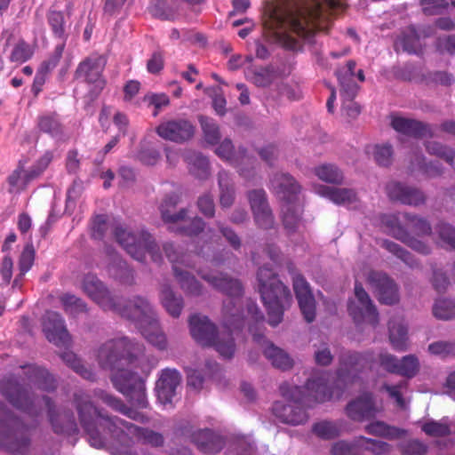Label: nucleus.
<instances>
[{
	"label": "nucleus",
	"instance_id": "nucleus-63",
	"mask_svg": "<svg viewBox=\"0 0 455 455\" xmlns=\"http://www.w3.org/2000/svg\"><path fill=\"white\" fill-rule=\"evenodd\" d=\"M359 443H363L362 451H369L374 455H386L391 451V446L385 442L360 436Z\"/></svg>",
	"mask_w": 455,
	"mask_h": 455
},
{
	"label": "nucleus",
	"instance_id": "nucleus-58",
	"mask_svg": "<svg viewBox=\"0 0 455 455\" xmlns=\"http://www.w3.org/2000/svg\"><path fill=\"white\" fill-rule=\"evenodd\" d=\"M363 443H359L358 438L353 442L338 441L331 445V455H363Z\"/></svg>",
	"mask_w": 455,
	"mask_h": 455
},
{
	"label": "nucleus",
	"instance_id": "nucleus-23",
	"mask_svg": "<svg viewBox=\"0 0 455 455\" xmlns=\"http://www.w3.org/2000/svg\"><path fill=\"white\" fill-rule=\"evenodd\" d=\"M293 290L296 294L300 310L307 323L315 318V301L308 283L301 275H295L292 278Z\"/></svg>",
	"mask_w": 455,
	"mask_h": 455
},
{
	"label": "nucleus",
	"instance_id": "nucleus-38",
	"mask_svg": "<svg viewBox=\"0 0 455 455\" xmlns=\"http://www.w3.org/2000/svg\"><path fill=\"white\" fill-rule=\"evenodd\" d=\"M218 185L220 190V204L222 208H229L235 198V183L231 175L222 170L218 173Z\"/></svg>",
	"mask_w": 455,
	"mask_h": 455
},
{
	"label": "nucleus",
	"instance_id": "nucleus-45",
	"mask_svg": "<svg viewBox=\"0 0 455 455\" xmlns=\"http://www.w3.org/2000/svg\"><path fill=\"white\" fill-rule=\"evenodd\" d=\"M314 174L322 181L332 184H341L344 174L338 166L332 164H323L314 168Z\"/></svg>",
	"mask_w": 455,
	"mask_h": 455
},
{
	"label": "nucleus",
	"instance_id": "nucleus-31",
	"mask_svg": "<svg viewBox=\"0 0 455 455\" xmlns=\"http://www.w3.org/2000/svg\"><path fill=\"white\" fill-rule=\"evenodd\" d=\"M29 444L28 437L23 433L13 431L4 422H0V447L11 452H24Z\"/></svg>",
	"mask_w": 455,
	"mask_h": 455
},
{
	"label": "nucleus",
	"instance_id": "nucleus-13",
	"mask_svg": "<svg viewBox=\"0 0 455 455\" xmlns=\"http://www.w3.org/2000/svg\"><path fill=\"white\" fill-rule=\"evenodd\" d=\"M84 292L104 310L116 308V296L94 275H84L82 281Z\"/></svg>",
	"mask_w": 455,
	"mask_h": 455
},
{
	"label": "nucleus",
	"instance_id": "nucleus-30",
	"mask_svg": "<svg viewBox=\"0 0 455 455\" xmlns=\"http://www.w3.org/2000/svg\"><path fill=\"white\" fill-rule=\"evenodd\" d=\"M180 199V194L172 192L166 195L160 204L159 210L161 218L163 221L169 226L179 224L186 220L188 215L187 209L182 208L178 212H174V209L179 204Z\"/></svg>",
	"mask_w": 455,
	"mask_h": 455
},
{
	"label": "nucleus",
	"instance_id": "nucleus-15",
	"mask_svg": "<svg viewBox=\"0 0 455 455\" xmlns=\"http://www.w3.org/2000/svg\"><path fill=\"white\" fill-rule=\"evenodd\" d=\"M356 62L353 60H349L344 66L339 67L335 75L340 86V96L347 100L354 99L358 92L359 86L355 83V77L360 82L365 80L363 69H358L355 72Z\"/></svg>",
	"mask_w": 455,
	"mask_h": 455
},
{
	"label": "nucleus",
	"instance_id": "nucleus-37",
	"mask_svg": "<svg viewBox=\"0 0 455 455\" xmlns=\"http://www.w3.org/2000/svg\"><path fill=\"white\" fill-rule=\"evenodd\" d=\"M301 206L296 201L285 202L282 205V219L289 233L299 230L301 226Z\"/></svg>",
	"mask_w": 455,
	"mask_h": 455
},
{
	"label": "nucleus",
	"instance_id": "nucleus-21",
	"mask_svg": "<svg viewBox=\"0 0 455 455\" xmlns=\"http://www.w3.org/2000/svg\"><path fill=\"white\" fill-rule=\"evenodd\" d=\"M269 188L283 203L296 201L301 187L289 173L277 172L270 179Z\"/></svg>",
	"mask_w": 455,
	"mask_h": 455
},
{
	"label": "nucleus",
	"instance_id": "nucleus-36",
	"mask_svg": "<svg viewBox=\"0 0 455 455\" xmlns=\"http://www.w3.org/2000/svg\"><path fill=\"white\" fill-rule=\"evenodd\" d=\"M264 355L271 362L272 365L282 371H287L292 368L293 360L282 348L275 347L273 343L263 339Z\"/></svg>",
	"mask_w": 455,
	"mask_h": 455
},
{
	"label": "nucleus",
	"instance_id": "nucleus-6",
	"mask_svg": "<svg viewBox=\"0 0 455 455\" xmlns=\"http://www.w3.org/2000/svg\"><path fill=\"white\" fill-rule=\"evenodd\" d=\"M1 391L9 402L15 407L34 413L32 407L44 403L48 410V414L52 426L56 433L73 434L77 430L76 423L73 414L69 412H55L52 406L50 399L43 396L42 399H31L27 392L23 389L15 379H4L1 382Z\"/></svg>",
	"mask_w": 455,
	"mask_h": 455
},
{
	"label": "nucleus",
	"instance_id": "nucleus-40",
	"mask_svg": "<svg viewBox=\"0 0 455 455\" xmlns=\"http://www.w3.org/2000/svg\"><path fill=\"white\" fill-rule=\"evenodd\" d=\"M94 395L100 399L104 403H106L112 409L120 411L121 413L128 416L129 418L141 422L145 421L143 415L133 410L127 408L120 399L113 396L112 395L107 393L106 391L102 389H96L94 391Z\"/></svg>",
	"mask_w": 455,
	"mask_h": 455
},
{
	"label": "nucleus",
	"instance_id": "nucleus-61",
	"mask_svg": "<svg viewBox=\"0 0 455 455\" xmlns=\"http://www.w3.org/2000/svg\"><path fill=\"white\" fill-rule=\"evenodd\" d=\"M427 151L436 156L444 159L448 164L455 169V151L443 147L442 144L436 141H428L426 145Z\"/></svg>",
	"mask_w": 455,
	"mask_h": 455
},
{
	"label": "nucleus",
	"instance_id": "nucleus-47",
	"mask_svg": "<svg viewBox=\"0 0 455 455\" xmlns=\"http://www.w3.org/2000/svg\"><path fill=\"white\" fill-rule=\"evenodd\" d=\"M245 77L257 87H267L274 82L275 74L272 69L260 67L247 69Z\"/></svg>",
	"mask_w": 455,
	"mask_h": 455
},
{
	"label": "nucleus",
	"instance_id": "nucleus-48",
	"mask_svg": "<svg viewBox=\"0 0 455 455\" xmlns=\"http://www.w3.org/2000/svg\"><path fill=\"white\" fill-rule=\"evenodd\" d=\"M366 432L370 435H379L389 439L399 438L405 435L401 428L390 427L382 421H375L366 426Z\"/></svg>",
	"mask_w": 455,
	"mask_h": 455
},
{
	"label": "nucleus",
	"instance_id": "nucleus-56",
	"mask_svg": "<svg viewBox=\"0 0 455 455\" xmlns=\"http://www.w3.org/2000/svg\"><path fill=\"white\" fill-rule=\"evenodd\" d=\"M30 378L43 390L51 391L56 387L55 379L44 368L34 367Z\"/></svg>",
	"mask_w": 455,
	"mask_h": 455
},
{
	"label": "nucleus",
	"instance_id": "nucleus-53",
	"mask_svg": "<svg viewBox=\"0 0 455 455\" xmlns=\"http://www.w3.org/2000/svg\"><path fill=\"white\" fill-rule=\"evenodd\" d=\"M438 243L446 250L455 251V228L448 223H440L435 228Z\"/></svg>",
	"mask_w": 455,
	"mask_h": 455
},
{
	"label": "nucleus",
	"instance_id": "nucleus-4",
	"mask_svg": "<svg viewBox=\"0 0 455 455\" xmlns=\"http://www.w3.org/2000/svg\"><path fill=\"white\" fill-rule=\"evenodd\" d=\"M280 393L293 404L277 401L272 406V413L280 422L291 426H299L308 421L307 412L299 404L311 407L314 403H323L333 395L325 374L308 379L303 387L283 383Z\"/></svg>",
	"mask_w": 455,
	"mask_h": 455
},
{
	"label": "nucleus",
	"instance_id": "nucleus-27",
	"mask_svg": "<svg viewBox=\"0 0 455 455\" xmlns=\"http://www.w3.org/2000/svg\"><path fill=\"white\" fill-rule=\"evenodd\" d=\"M318 194L338 205L353 209H357L360 206L357 193L352 188L320 186Z\"/></svg>",
	"mask_w": 455,
	"mask_h": 455
},
{
	"label": "nucleus",
	"instance_id": "nucleus-62",
	"mask_svg": "<svg viewBox=\"0 0 455 455\" xmlns=\"http://www.w3.org/2000/svg\"><path fill=\"white\" fill-rule=\"evenodd\" d=\"M403 218L406 220L408 228L418 235H427L431 234V226L426 220L408 213H404Z\"/></svg>",
	"mask_w": 455,
	"mask_h": 455
},
{
	"label": "nucleus",
	"instance_id": "nucleus-39",
	"mask_svg": "<svg viewBox=\"0 0 455 455\" xmlns=\"http://www.w3.org/2000/svg\"><path fill=\"white\" fill-rule=\"evenodd\" d=\"M38 129L56 139L65 137V130L59 116L56 113H47L38 116Z\"/></svg>",
	"mask_w": 455,
	"mask_h": 455
},
{
	"label": "nucleus",
	"instance_id": "nucleus-7",
	"mask_svg": "<svg viewBox=\"0 0 455 455\" xmlns=\"http://www.w3.org/2000/svg\"><path fill=\"white\" fill-rule=\"evenodd\" d=\"M197 274L212 288L227 295L222 307L225 328L228 331L241 328L245 317L242 310L243 286L241 283L223 273L206 272L198 269Z\"/></svg>",
	"mask_w": 455,
	"mask_h": 455
},
{
	"label": "nucleus",
	"instance_id": "nucleus-14",
	"mask_svg": "<svg viewBox=\"0 0 455 455\" xmlns=\"http://www.w3.org/2000/svg\"><path fill=\"white\" fill-rule=\"evenodd\" d=\"M156 132L165 140L182 143L193 137L195 128L187 119H170L156 126Z\"/></svg>",
	"mask_w": 455,
	"mask_h": 455
},
{
	"label": "nucleus",
	"instance_id": "nucleus-41",
	"mask_svg": "<svg viewBox=\"0 0 455 455\" xmlns=\"http://www.w3.org/2000/svg\"><path fill=\"white\" fill-rule=\"evenodd\" d=\"M184 158L195 177L204 180L209 176V162L202 154L189 150L185 153Z\"/></svg>",
	"mask_w": 455,
	"mask_h": 455
},
{
	"label": "nucleus",
	"instance_id": "nucleus-18",
	"mask_svg": "<svg viewBox=\"0 0 455 455\" xmlns=\"http://www.w3.org/2000/svg\"><path fill=\"white\" fill-rule=\"evenodd\" d=\"M381 222L388 228V232L392 236L402 241L415 251L423 255H427L431 252V248L427 243L411 236L400 225L396 215H383L381 217Z\"/></svg>",
	"mask_w": 455,
	"mask_h": 455
},
{
	"label": "nucleus",
	"instance_id": "nucleus-22",
	"mask_svg": "<svg viewBox=\"0 0 455 455\" xmlns=\"http://www.w3.org/2000/svg\"><path fill=\"white\" fill-rule=\"evenodd\" d=\"M386 191L391 200L403 204L419 206L426 202V196L421 190L398 181L389 182L386 187Z\"/></svg>",
	"mask_w": 455,
	"mask_h": 455
},
{
	"label": "nucleus",
	"instance_id": "nucleus-11",
	"mask_svg": "<svg viewBox=\"0 0 455 455\" xmlns=\"http://www.w3.org/2000/svg\"><path fill=\"white\" fill-rule=\"evenodd\" d=\"M110 311L134 323L138 328L143 327L148 323H154L157 318L154 306L148 298L140 295L132 296L124 306H122L119 299L116 298V308Z\"/></svg>",
	"mask_w": 455,
	"mask_h": 455
},
{
	"label": "nucleus",
	"instance_id": "nucleus-34",
	"mask_svg": "<svg viewBox=\"0 0 455 455\" xmlns=\"http://www.w3.org/2000/svg\"><path fill=\"white\" fill-rule=\"evenodd\" d=\"M160 303L165 311L173 318H179L184 308V299L180 295L176 294L170 284L161 285Z\"/></svg>",
	"mask_w": 455,
	"mask_h": 455
},
{
	"label": "nucleus",
	"instance_id": "nucleus-42",
	"mask_svg": "<svg viewBox=\"0 0 455 455\" xmlns=\"http://www.w3.org/2000/svg\"><path fill=\"white\" fill-rule=\"evenodd\" d=\"M148 11L152 17L161 20L173 21L179 16L177 9L166 0H152Z\"/></svg>",
	"mask_w": 455,
	"mask_h": 455
},
{
	"label": "nucleus",
	"instance_id": "nucleus-51",
	"mask_svg": "<svg viewBox=\"0 0 455 455\" xmlns=\"http://www.w3.org/2000/svg\"><path fill=\"white\" fill-rule=\"evenodd\" d=\"M380 246L400 259L409 267H416L419 266L418 260L398 243L389 240H382L380 242Z\"/></svg>",
	"mask_w": 455,
	"mask_h": 455
},
{
	"label": "nucleus",
	"instance_id": "nucleus-9",
	"mask_svg": "<svg viewBox=\"0 0 455 455\" xmlns=\"http://www.w3.org/2000/svg\"><path fill=\"white\" fill-rule=\"evenodd\" d=\"M111 228L116 240L133 259L143 261L148 253L153 261L159 263L162 260L159 249L149 233L140 231L134 234L117 222L113 223Z\"/></svg>",
	"mask_w": 455,
	"mask_h": 455
},
{
	"label": "nucleus",
	"instance_id": "nucleus-54",
	"mask_svg": "<svg viewBox=\"0 0 455 455\" xmlns=\"http://www.w3.org/2000/svg\"><path fill=\"white\" fill-rule=\"evenodd\" d=\"M199 122L204 132V140L211 145H216L220 140V132L218 124L208 116H199Z\"/></svg>",
	"mask_w": 455,
	"mask_h": 455
},
{
	"label": "nucleus",
	"instance_id": "nucleus-8",
	"mask_svg": "<svg viewBox=\"0 0 455 455\" xmlns=\"http://www.w3.org/2000/svg\"><path fill=\"white\" fill-rule=\"evenodd\" d=\"M164 251L172 265L173 275L180 290L188 297H199L204 293L203 284L188 268H196V255L180 251L172 243H166Z\"/></svg>",
	"mask_w": 455,
	"mask_h": 455
},
{
	"label": "nucleus",
	"instance_id": "nucleus-3",
	"mask_svg": "<svg viewBox=\"0 0 455 455\" xmlns=\"http://www.w3.org/2000/svg\"><path fill=\"white\" fill-rule=\"evenodd\" d=\"M74 403L89 443L95 448L105 446L108 435L119 439L122 434L135 437L138 442L152 447H161L164 443L161 433L138 427L117 417L104 416L94 407L90 395L82 390L75 392Z\"/></svg>",
	"mask_w": 455,
	"mask_h": 455
},
{
	"label": "nucleus",
	"instance_id": "nucleus-26",
	"mask_svg": "<svg viewBox=\"0 0 455 455\" xmlns=\"http://www.w3.org/2000/svg\"><path fill=\"white\" fill-rule=\"evenodd\" d=\"M180 380L181 377L176 370L166 369L162 371L156 387L157 397L162 403H172Z\"/></svg>",
	"mask_w": 455,
	"mask_h": 455
},
{
	"label": "nucleus",
	"instance_id": "nucleus-2",
	"mask_svg": "<svg viewBox=\"0 0 455 455\" xmlns=\"http://www.w3.org/2000/svg\"><path fill=\"white\" fill-rule=\"evenodd\" d=\"M143 355V345L128 337L105 341L99 347L96 355L101 368L116 371L111 377L114 387L141 408L148 405L144 380L124 367L135 364Z\"/></svg>",
	"mask_w": 455,
	"mask_h": 455
},
{
	"label": "nucleus",
	"instance_id": "nucleus-25",
	"mask_svg": "<svg viewBox=\"0 0 455 455\" xmlns=\"http://www.w3.org/2000/svg\"><path fill=\"white\" fill-rule=\"evenodd\" d=\"M380 411L381 407L377 404L371 394L368 393L350 402L346 408L347 416L356 421L374 418Z\"/></svg>",
	"mask_w": 455,
	"mask_h": 455
},
{
	"label": "nucleus",
	"instance_id": "nucleus-60",
	"mask_svg": "<svg viewBox=\"0 0 455 455\" xmlns=\"http://www.w3.org/2000/svg\"><path fill=\"white\" fill-rule=\"evenodd\" d=\"M312 431L322 439H332L338 436L340 429L336 422L323 420L314 424Z\"/></svg>",
	"mask_w": 455,
	"mask_h": 455
},
{
	"label": "nucleus",
	"instance_id": "nucleus-1",
	"mask_svg": "<svg viewBox=\"0 0 455 455\" xmlns=\"http://www.w3.org/2000/svg\"><path fill=\"white\" fill-rule=\"evenodd\" d=\"M346 0L293 1L268 10L264 33L273 42L290 50L299 47V37L309 39L313 33L326 30L334 15L343 12Z\"/></svg>",
	"mask_w": 455,
	"mask_h": 455
},
{
	"label": "nucleus",
	"instance_id": "nucleus-50",
	"mask_svg": "<svg viewBox=\"0 0 455 455\" xmlns=\"http://www.w3.org/2000/svg\"><path fill=\"white\" fill-rule=\"evenodd\" d=\"M63 362L73 369L76 373L88 380H94L95 375L92 371L87 368L79 358L71 351H66L60 355Z\"/></svg>",
	"mask_w": 455,
	"mask_h": 455
},
{
	"label": "nucleus",
	"instance_id": "nucleus-59",
	"mask_svg": "<svg viewBox=\"0 0 455 455\" xmlns=\"http://www.w3.org/2000/svg\"><path fill=\"white\" fill-rule=\"evenodd\" d=\"M33 54V47L21 39L14 45L10 55V61L21 64L30 60Z\"/></svg>",
	"mask_w": 455,
	"mask_h": 455
},
{
	"label": "nucleus",
	"instance_id": "nucleus-17",
	"mask_svg": "<svg viewBox=\"0 0 455 455\" xmlns=\"http://www.w3.org/2000/svg\"><path fill=\"white\" fill-rule=\"evenodd\" d=\"M368 282L379 302L387 305H393L398 302V287L387 274L372 271L368 275Z\"/></svg>",
	"mask_w": 455,
	"mask_h": 455
},
{
	"label": "nucleus",
	"instance_id": "nucleus-16",
	"mask_svg": "<svg viewBox=\"0 0 455 455\" xmlns=\"http://www.w3.org/2000/svg\"><path fill=\"white\" fill-rule=\"evenodd\" d=\"M215 153L221 159L238 167L239 174L244 179L249 180L254 176L252 169L247 170L240 166L243 164H251V159L246 156L245 149L243 148L235 149L229 139H224L215 148Z\"/></svg>",
	"mask_w": 455,
	"mask_h": 455
},
{
	"label": "nucleus",
	"instance_id": "nucleus-52",
	"mask_svg": "<svg viewBox=\"0 0 455 455\" xmlns=\"http://www.w3.org/2000/svg\"><path fill=\"white\" fill-rule=\"evenodd\" d=\"M204 227V223L200 218L189 219L186 217L185 221L176 225L169 226V229L175 233H180L187 235H194L200 233Z\"/></svg>",
	"mask_w": 455,
	"mask_h": 455
},
{
	"label": "nucleus",
	"instance_id": "nucleus-19",
	"mask_svg": "<svg viewBox=\"0 0 455 455\" xmlns=\"http://www.w3.org/2000/svg\"><path fill=\"white\" fill-rule=\"evenodd\" d=\"M43 331L47 339L56 346H67L69 342V333L62 316L54 311H47L43 317Z\"/></svg>",
	"mask_w": 455,
	"mask_h": 455
},
{
	"label": "nucleus",
	"instance_id": "nucleus-10",
	"mask_svg": "<svg viewBox=\"0 0 455 455\" xmlns=\"http://www.w3.org/2000/svg\"><path fill=\"white\" fill-rule=\"evenodd\" d=\"M192 337L204 347L213 346L220 355L225 358H231L235 353V343L231 335L218 334L216 328L208 317L194 315L189 319Z\"/></svg>",
	"mask_w": 455,
	"mask_h": 455
},
{
	"label": "nucleus",
	"instance_id": "nucleus-64",
	"mask_svg": "<svg viewBox=\"0 0 455 455\" xmlns=\"http://www.w3.org/2000/svg\"><path fill=\"white\" fill-rule=\"evenodd\" d=\"M247 199L249 201L251 212L259 211L268 207L267 194L264 189L258 188L247 192Z\"/></svg>",
	"mask_w": 455,
	"mask_h": 455
},
{
	"label": "nucleus",
	"instance_id": "nucleus-20",
	"mask_svg": "<svg viewBox=\"0 0 455 455\" xmlns=\"http://www.w3.org/2000/svg\"><path fill=\"white\" fill-rule=\"evenodd\" d=\"M105 65L106 60L102 56L92 55L79 64L76 70V78L95 84L96 88L101 90L105 84L101 77Z\"/></svg>",
	"mask_w": 455,
	"mask_h": 455
},
{
	"label": "nucleus",
	"instance_id": "nucleus-29",
	"mask_svg": "<svg viewBox=\"0 0 455 455\" xmlns=\"http://www.w3.org/2000/svg\"><path fill=\"white\" fill-rule=\"evenodd\" d=\"M432 35V30L428 28L416 29L414 27L407 28L397 41V45L409 53L419 54L422 52V38Z\"/></svg>",
	"mask_w": 455,
	"mask_h": 455
},
{
	"label": "nucleus",
	"instance_id": "nucleus-24",
	"mask_svg": "<svg viewBox=\"0 0 455 455\" xmlns=\"http://www.w3.org/2000/svg\"><path fill=\"white\" fill-rule=\"evenodd\" d=\"M293 290L296 294L300 310L307 323L315 318V301L308 283L301 275H295L292 278Z\"/></svg>",
	"mask_w": 455,
	"mask_h": 455
},
{
	"label": "nucleus",
	"instance_id": "nucleus-35",
	"mask_svg": "<svg viewBox=\"0 0 455 455\" xmlns=\"http://www.w3.org/2000/svg\"><path fill=\"white\" fill-rule=\"evenodd\" d=\"M388 338L395 350L403 352L408 349V329L402 318H392L389 321Z\"/></svg>",
	"mask_w": 455,
	"mask_h": 455
},
{
	"label": "nucleus",
	"instance_id": "nucleus-49",
	"mask_svg": "<svg viewBox=\"0 0 455 455\" xmlns=\"http://www.w3.org/2000/svg\"><path fill=\"white\" fill-rule=\"evenodd\" d=\"M432 312L434 316L442 321L455 318V300L451 299H438L435 301Z\"/></svg>",
	"mask_w": 455,
	"mask_h": 455
},
{
	"label": "nucleus",
	"instance_id": "nucleus-12",
	"mask_svg": "<svg viewBox=\"0 0 455 455\" xmlns=\"http://www.w3.org/2000/svg\"><path fill=\"white\" fill-rule=\"evenodd\" d=\"M348 312L356 323H379V314L370 296L360 283L355 285V298L348 303Z\"/></svg>",
	"mask_w": 455,
	"mask_h": 455
},
{
	"label": "nucleus",
	"instance_id": "nucleus-32",
	"mask_svg": "<svg viewBox=\"0 0 455 455\" xmlns=\"http://www.w3.org/2000/svg\"><path fill=\"white\" fill-rule=\"evenodd\" d=\"M363 358L357 353L347 352L341 355L338 370V380L352 382L363 367Z\"/></svg>",
	"mask_w": 455,
	"mask_h": 455
},
{
	"label": "nucleus",
	"instance_id": "nucleus-55",
	"mask_svg": "<svg viewBox=\"0 0 455 455\" xmlns=\"http://www.w3.org/2000/svg\"><path fill=\"white\" fill-rule=\"evenodd\" d=\"M419 367L418 357L408 355L399 359L397 374L411 379L418 374Z\"/></svg>",
	"mask_w": 455,
	"mask_h": 455
},
{
	"label": "nucleus",
	"instance_id": "nucleus-46",
	"mask_svg": "<svg viewBox=\"0 0 455 455\" xmlns=\"http://www.w3.org/2000/svg\"><path fill=\"white\" fill-rule=\"evenodd\" d=\"M59 300L65 313L72 317H76L88 310L86 303L76 295L65 293L59 297Z\"/></svg>",
	"mask_w": 455,
	"mask_h": 455
},
{
	"label": "nucleus",
	"instance_id": "nucleus-43",
	"mask_svg": "<svg viewBox=\"0 0 455 455\" xmlns=\"http://www.w3.org/2000/svg\"><path fill=\"white\" fill-rule=\"evenodd\" d=\"M142 335L150 342L153 346L156 347L160 350H164L167 347V339L165 334L163 332L159 326L158 319H156V323H148L147 325L140 327Z\"/></svg>",
	"mask_w": 455,
	"mask_h": 455
},
{
	"label": "nucleus",
	"instance_id": "nucleus-28",
	"mask_svg": "<svg viewBox=\"0 0 455 455\" xmlns=\"http://www.w3.org/2000/svg\"><path fill=\"white\" fill-rule=\"evenodd\" d=\"M391 125L397 132L409 137L426 138L433 135L429 125L411 118L393 116Z\"/></svg>",
	"mask_w": 455,
	"mask_h": 455
},
{
	"label": "nucleus",
	"instance_id": "nucleus-57",
	"mask_svg": "<svg viewBox=\"0 0 455 455\" xmlns=\"http://www.w3.org/2000/svg\"><path fill=\"white\" fill-rule=\"evenodd\" d=\"M35 259V250L32 245H26L19 259V275L14 279L12 286H18L22 276L31 268Z\"/></svg>",
	"mask_w": 455,
	"mask_h": 455
},
{
	"label": "nucleus",
	"instance_id": "nucleus-33",
	"mask_svg": "<svg viewBox=\"0 0 455 455\" xmlns=\"http://www.w3.org/2000/svg\"><path fill=\"white\" fill-rule=\"evenodd\" d=\"M192 439L202 452L209 454L219 452L225 444L223 438L210 429L195 432Z\"/></svg>",
	"mask_w": 455,
	"mask_h": 455
},
{
	"label": "nucleus",
	"instance_id": "nucleus-44",
	"mask_svg": "<svg viewBox=\"0 0 455 455\" xmlns=\"http://www.w3.org/2000/svg\"><path fill=\"white\" fill-rule=\"evenodd\" d=\"M46 18L53 36L60 39L61 43L65 44L68 37V26L64 13L60 11L49 10Z\"/></svg>",
	"mask_w": 455,
	"mask_h": 455
},
{
	"label": "nucleus",
	"instance_id": "nucleus-5",
	"mask_svg": "<svg viewBox=\"0 0 455 455\" xmlns=\"http://www.w3.org/2000/svg\"><path fill=\"white\" fill-rule=\"evenodd\" d=\"M252 259L259 266L257 272L259 291L267 310L268 323L275 327L282 322L283 311L291 304V295L260 255L253 253Z\"/></svg>",
	"mask_w": 455,
	"mask_h": 455
}]
</instances>
